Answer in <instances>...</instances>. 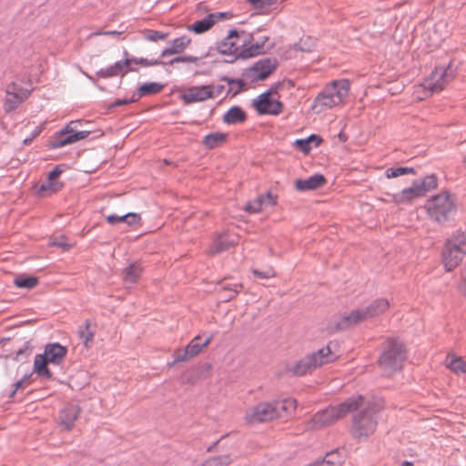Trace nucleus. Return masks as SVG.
Instances as JSON below:
<instances>
[{"label": "nucleus", "instance_id": "nucleus-30", "mask_svg": "<svg viewBox=\"0 0 466 466\" xmlns=\"http://www.w3.org/2000/svg\"><path fill=\"white\" fill-rule=\"evenodd\" d=\"M228 137L226 133L213 132L204 137L202 144L208 149L217 148L226 143Z\"/></svg>", "mask_w": 466, "mask_h": 466}, {"label": "nucleus", "instance_id": "nucleus-41", "mask_svg": "<svg viewBox=\"0 0 466 466\" xmlns=\"http://www.w3.org/2000/svg\"><path fill=\"white\" fill-rule=\"evenodd\" d=\"M312 140H316V146H319L322 141V139L319 136L311 135L307 139H297L294 142V145L297 147V149L307 154L311 149L310 143Z\"/></svg>", "mask_w": 466, "mask_h": 466}, {"label": "nucleus", "instance_id": "nucleus-58", "mask_svg": "<svg viewBox=\"0 0 466 466\" xmlns=\"http://www.w3.org/2000/svg\"><path fill=\"white\" fill-rule=\"evenodd\" d=\"M460 289L464 295H466V268L462 273V280L460 285Z\"/></svg>", "mask_w": 466, "mask_h": 466}, {"label": "nucleus", "instance_id": "nucleus-45", "mask_svg": "<svg viewBox=\"0 0 466 466\" xmlns=\"http://www.w3.org/2000/svg\"><path fill=\"white\" fill-rule=\"evenodd\" d=\"M314 46L313 40L311 37L307 36L306 38H301L299 42L294 45V48L296 50L301 52H310Z\"/></svg>", "mask_w": 466, "mask_h": 466}, {"label": "nucleus", "instance_id": "nucleus-47", "mask_svg": "<svg viewBox=\"0 0 466 466\" xmlns=\"http://www.w3.org/2000/svg\"><path fill=\"white\" fill-rule=\"evenodd\" d=\"M258 199H261V204L263 207L275 206L277 204L278 196L272 194L270 190L267 191L265 194L258 196Z\"/></svg>", "mask_w": 466, "mask_h": 466}, {"label": "nucleus", "instance_id": "nucleus-42", "mask_svg": "<svg viewBox=\"0 0 466 466\" xmlns=\"http://www.w3.org/2000/svg\"><path fill=\"white\" fill-rule=\"evenodd\" d=\"M14 284L17 288L31 289L38 284V279L33 276H18L14 279Z\"/></svg>", "mask_w": 466, "mask_h": 466}, {"label": "nucleus", "instance_id": "nucleus-29", "mask_svg": "<svg viewBox=\"0 0 466 466\" xmlns=\"http://www.w3.org/2000/svg\"><path fill=\"white\" fill-rule=\"evenodd\" d=\"M140 219L141 218L138 214L131 213V212L124 214V215L112 214V215L106 216V220L110 225H116L119 222H124V223L127 224L128 226H133V225L139 224Z\"/></svg>", "mask_w": 466, "mask_h": 466}, {"label": "nucleus", "instance_id": "nucleus-3", "mask_svg": "<svg viewBox=\"0 0 466 466\" xmlns=\"http://www.w3.org/2000/svg\"><path fill=\"white\" fill-rule=\"evenodd\" d=\"M407 358L404 342L399 338L389 337L382 343L378 365L385 376L390 377L402 370Z\"/></svg>", "mask_w": 466, "mask_h": 466}, {"label": "nucleus", "instance_id": "nucleus-11", "mask_svg": "<svg viewBox=\"0 0 466 466\" xmlns=\"http://www.w3.org/2000/svg\"><path fill=\"white\" fill-rule=\"evenodd\" d=\"M455 77V72L449 64L447 66H439L426 77L421 84L422 87L430 94L438 93Z\"/></svg>", "mask_w": 466, "mask_h": 466}, {"label": "nucleus", "instance_id": "nucleus-51", "mask_svg": "<svg viewBox=\"0 0 466 466\" xmlns=\"http://www.w3.org/2000/svg\"><path fill=\"white\" fill-rule=\"evenodd\" d=\"M252 273L254 276L259 278V279H269L276 276V272L272 268H269L268 269L265 271H260L258 269H252Z\"/></svg>", "mask_w": 466, "mask_h": 466}, {"label": "nucleus", "instance_id": "nucleus-62", "mask_svg": "<svg viewBox=\"0 0 466 466\" xmlns=\"http://www.w3.org/2000/svg\"><path fill=\"white\" fill-rule=\"evenodd\" d=\"M401 466H413V463L410 462V461H404L402 463H401Z\"/></svg>", "mask_w": 466, "mask_h": 466}, {"label": "nucleus", "instance_id": "nucleus-64", "mask_svg": "<svg viewBox=\"0 0 466 466\" xmlns=\"http://www.w3.org/2000/svg\"><path fill=\"white\" fill-rule=\"evenodd\" d=\"M38 134H39V131H35V132H34V134H33V137H36Z\"/></svg>", "mask_w": 466, "mask_h": 466}, {"label": "nucleus", "instance_id": "nucleus-7", "mask_svg": "<svg viewBox=\"0 0 466 466\" xmlns=\"http://www.w3.org/2000/svg\"><path fill=\"white\" fill-rule=\"evenodd\" d=\"M350 82L348 79L335 80L327 85L314 99L312 109L320 113L344 103L348 97Z\"/></svg>", "mask_w": 466, "mask_h": 466}, {"label": "nucleus", "instance_id": "nucleus-22", "mask_svg": "<svg viewBox=\"0 0 466 466\" xmlns=\"http://www.w3.org/2000/svg\"><path fill=\"white\" fill-rule=\"evenodd\" d=\"M67 349L59 343H49L42 354L50 363L59 364L66 356Z\"/></svg>", "mask_w": 466, "mask_h": 466}, {"label": "nucleus", "instance_id": "nucleus-13", "mask_svg": "<svg viewBox=\"0 0 466 466\" xmlns=\"http://www.w3.org/2000/svg\"><path fill=\"white\" fill-rule=\"evenodd\" d=\"M30 95V91L15 82L10 83L5 89L4 109L11 112L16 109Z\"/></svg>", "mask_w": 466, "mask_h": 466}, {"label": "nucleus", "instance_id": "nucleus-9", "mask_svg": "<svg viewBox=\"0 0 466 466\" xmlns=\"http://www.w3.org/2000/svg\"><path fill=\"white\" fill-rule=\"evenodd\" d=\"M377 424L373 410L366 407L352 418L351 435L355 440H365L373 434Z\"/></svg>", "mask_w": 466, "mask_h": 466}, {"label": "nucleus", "instance_id": "nucleus-48", "mask_svg": "<svg viewBox=\"0 0 466 466\" xmlns=\"http://www.w3.org/2000/svg\"><path fill=\"white\" fill-rule=\"evenodd\" d=\"M263 205L261 199L257 197L254 200L247 203L244 207V210L249 213H258L262 210Z\"/></svg>", "mask_w": 466, "mask_h": 466}, {"label": "nucleus", "instance_id": "nucleus-54", "mask_svg": "<svg viewBox=\"0 0 466 466\" xmlns=\"http://www.w3.org/2000/svg\"><path fill=\"white\" fill-rule=\"evenodd\" d=\"M208 15H213L212 16V20L214 21V24L216 23V21H218L222 18H229L231 17V15L227 13V12H219V13H215V14H209Z\"/></svg>", "mask_w": 466, "mask_h": 466}, {"label": "nucleus", "instance_id": "nucleus-57", "mask_svg": "<svg viewBox=\"0 0 466 466\" xmlns=\"http://www.w3.org/2000/svg\"><path fill=\"white\" fill-rule=\"evenodd\" d=\"M182 63H198V57L197 56H182Z\"/></svg>", "mask_w": 466, "mask_h": 466}, {"label": "nucleus", "instance_id": "nucleus-39", "mask_svg": "<svg viewBox=\"0 0 466 466\" xmlns=\"http://www.w3.org/2000/svg\"><path fill=\"white\" fill-rule=\"evenodd\" d=\"M450 246L458 249L462 254H466V232H457L448 241Z\"/></svg>", "mask_w": 466, "mask_h": 466}, {"label": "nucleus", "instance_id": "nucleus-32", "mask_svg": "<svg viewBox=\"0 0 466 466\" xmlns=\"http://www.w3.org/2000/svg\"><path fill=\"white\" fill-rule=\"evenodd\" d=\"M246 118L247 115L245 111L238 106L229 108L228 112L223 116V121L228 125L242 123L246 120Z\"/></svg>", "mask_w": 466, "mask_h": 466}, {"label": "nucleus", "instance_id": "nucleus-35", "mask_svg": "<svg viewBox=\"0 0 466 466\" xmlns=\"http://www.w3.org/2000/svg\"><path fill=\"white\" fill-rule=\"evenodd\" d=\"M234 245L232 240H228L225 236L221 235L217 238L208 250V255H216L228 249Z\"/></svg>", "mask_w": 466, "mask_h": 466}, {"label": "nucleus", "instance_id": "nucleus-17", "mask_svg": "<svg viewBox=\"0 0 466 466\" xmlns=\"http://www.w3.org/2000/svg\"><path fill=\"white\" fill-rule=\"evenodd\" d=\"M368 319L364 308L356 309L344 315L339 321H337L334 325L333 330H346Z\"/></svg>", "mask_w": 466, "mask_h": 466}, {"label": "nucleus", "instance_id": "nucleus-6", "mask_svg": "<svg viewBox=\"0 0 466 466\" xmlns=\"http://www.w3.org/2000/svg\"><path fill=\"white\" fill-rule=\"evenodd\" d=\"M339 356L332 351L331 342L325 347L305 355L294 364L287 367V371L296 377L312 373L315 370L337 360Z\"/></svg>", "mask_w": 466, "mask_h": 466}, {"label": "nucleus", "instance_id": "nucleus-59", "mask_svg": "<svg viewBox=\"0 0 466 466\" xmlns=\"http://www.w3.org/2000/svg\"><path fill=\"white\" fill-rule=\"evenodd\" d=\"M214 97L218 96L224 92L225 86L223 85L213 86Z\"/></svg>", "mask_w": 466, "mask_h": 466}, {"label": "nucleus", "instance_id": "nucleus-44", "mask_svg": "<svg viewBox=\"0 0 466 466\" xmlns=\"http://www.w3.org/2000/svg\"><path fill=\"white\" fill-rule=\"evenodd\" d=\"M414 169L412 167H390L388 168L385 172V175L388 178L397 177L402 175H406L409 173H413Z\"/></svg>", "mask_w": 466, "mask_h": 466}, {"label": "nucleus", "instance_id": "nucleus-28", "mask_svg": "<svg viewBox=\"0 0 466 466\" xmlns=\"http://www.w3.org/2000/svg\"><path fill=\"white\" fill-rule=\"evenodd\" d=\"M141 274L142 268L140 267V265L138 263H131L123 269V281L127 286L133 285L138 280Z\"/></svg>", "mask_w": 466, "mask_h": 466}, {"label": "nucleus", "instance_id": "nucleus-27", "mask_svg": "<svg viewBox=\"0 0 466 466\" xmlns=\"http://www.w3.org/2000/svg\"><path fill=\"white\" fill-rule=\"evenodd\" d=\"M190 42L191 39L187 35L177 37L172 41L170 47L162 51L161 56L166 57L168 56L180 54L189 46Z\"/></svg>", "mask_w": 466, "mask_h": 466}, {"label": "nucleus", "instance_id": "nucleus-56", "mask_svg": "<svg viewBox=\"0 0 466 466\" xmlns=\"http://www.w3.org/2000/svg\"><path fill=\"white\" fill-rule=\"evenodd\" d=\"M223 80L227 81L228 83L229 84H237L239 87V90H241L244 86V82L243 80L241 79H231V78H228V77H223L222 78Z\"/></svg>", "mask_w": 466, "mask_h": 466}, {"label": "nucleus", "instance_id": "nucleus-14", "mask_svg": "<svg viewBox=\"0 0 466 466\" xmlns=\"http://www.w3.org/2000/svg\"><path fill=\"white\" fill-rule=\"evenodd\" d=\"M179 97L185 105L214 98L213 85L189 86L180 94Z\"/></svg>", "mask_w": 466, "mask_h": 466}, {"label": "nucleus", "instance_id": "nucleus-34", "mask_svg": "<svg viewBox=\"0 0 466 466\" xmlns=\"http://www.w3.org/2000/svg\"><path fill=\"white\" fill-rule=\"evenodd\" d=\"M164 85L157 82H149L141 85L137 91L136 96L138 100L146 96H152L161 92L164 88Z\"/></svg>", "mask_w": 466, "mask_h": 466}, {"label": "nucleus", "instance_id": "nucleus-63", "mask_svg": "<svg viewBox=\"0 0 466 466\" xmlns=\"http://www.w3.org/2000/svg\"><path fill=\"white\" fill-rule=\"evenodd\" d=\"M32 139H33V137L25 138V139L24 140V144H25V145L30 144V143H31V141H32Z\"/></svg>", "mask_w": 466, "mask_h": 466}, {"label": "nucleus", "instance_id": "nucleus-12", "mask_svg": "<svg viewBox=\"0 0 466 466\" xmlns=\"http://www.w3.org/2000/svg\"><path fill=\"white\" fill-rule=\"evenodd\" d=\"M77 122L71 121L50 141L51 148H60L66 145L74 144L79 140L86 138L90 131H76Z\"/></svg>", "mask_w": 466, "mask_h": 466}, {"label": "nucleus", "instance_id": "nucleus-60", "mask_svg": "<svg viewBox=\"0 0 466 466\" xmlns=\"http://www.w3.org/2000/svg\"><path fill=\"white\" fill-rule=\"evenodd\" d=\"M52 246L61 247L64 249H68L71 246L62 240H56L51 243Z\"/></svg>", "mask_w": 466, "mask_h": 466}, {"label": "nucleus", "instance_id": "nucleus-5", "mask_svg": "<svg viewBox=\"0 0 466 466\" xmlns=\"http://www.w3.org/2000/svg\"><path fill=\"white\" fill-rule=\"evenodd\" d=\"M364 398L361 395L352 396L339 405L329 406L317 412L309 422V428L319 429L329 426L344 418L350 412L357 410L363 405Z\"/></svg>", "mask_w": 466, "mask_h": 466}, {"label": "nucleus", "instance_id": "nucleus-10", "mask_svg": "<svg viewBox=\"0 0 466 466\" xmlns=\"http://www.w3.org/2000/svg\"><path fill=\"white\" fill-rule=\"evenodd\" d=\"M437 187V177L434 175L426 176L422 179L415 180L411 187L404 188L394 195V202L397 204L410 203L414 198L423 197L427 192Z\"/></svg>", "mask_w": 466, "mask_h": 466}, {"label": "nucleus", "instance_id": "nucleus-37", "mask_svg": "<svg viewBox=\"0 0 466 466\" xmlns=\"http://www.w3.org/2000/svg\"><path fill=\"white\" fill-rule=\"evenodd\" d=\"M446 366L455 373H466V361L455 355H449L447 357Z\"/></svg>", "mask_w": 466, "mask_h": 466}, {"label": "nucleus", "instance_id": "nucleus-15", "mask_svg": "<svg viewBox=\"0 0 466 466\" xmlns=\"http://www.w3.org/2000/svg\"><path fill=\"white\" fill-rule=\"evenodd\" d=\"M271 91H267L258 96L253 105L259 115H279L283 110V104L277 99L269 97Z\"/></svg>", "mask_w": 466, "mask_h": 466}, {"label": "nucleus", "instance_id": "nucleus-31", "mask_svg": "<svg viewBox=\"0 0 466 466\" xmlns=\"http://www.w3.org/2000/svg\"><path fill=\"white\" fill-rule=\"evenodd\" d=\"M50 363L45 356L42 354H37L35 357L34 361V371L40 377L46 379H52L53 375L50 370L47 367V364Z\"/></svg>", "mask_w": 466, "mask_h": 466}, {"label": "nucleus", "instance_id": "nucleus-23", "mask_svg": "<svg viewBox=\"0 0 466 466\" xmlns=\"http://www.w3.org/2000/svg\"><path fill=\"white\" fill-rule=\"evenodd\" d=\"M278 62L275 58H265L255 63L251 70L258 72L257 79H266L277 67Z\"/></svg>", "mask_w": 466, "mask_h": 466}, {"label": "nucleus", "instance_id": "nucleus-49", "mask_svg": "<svg viewBox=\"0 0 466 466\" xmlns=\"http://www.w3.org/2000/svg\"><path fill=\"white\" fill-rule=\"evenodd\" d=\"M30 383H31V375H25L20 380L16 381L14 384L15 389L9 394V398H11V399L14 398V396L15 395L16 391L19 389L24 388V387L29 385Z\"/></svg>", "mask_w": 466, "mask_h": 466}, {"label": "nucleus", "instance_id": "nucleus-55", "mask_svg": "<svg viewBox=\"0 0 466 466\" xmlns=\"http://www.w3.org/2000/svg\"><path fill=\"white\" fill-rule=\"evenodd\" d=\"M122 34V32L120 31H97V32H95L93 33L91 35H114V36H116V35H120Z\"/></svg>", "mask_w": 466, "mask_h": 466}, {"label": "nucleus", "instance_id": "nucleus-52", "mask_svg": "<svg viewBox=\"0 0 466 466\" xmlns=\"http://www.w3.org/2000/svg\"><path fill=\"white\" fill-rule=\"evenodd\" d=\"M255 8L272 5L277 0H248Z\"/></svg>", "mask_w": 466, "mask_h": 466}, {"label": "nucleus", "instance_id": "nucleus-25", "mask_svg": "<svg viewBox=\"0 0 466 466\" xmlns=\"http://www.w3.org/2000/svg\"><path fill=\"white\" fill-rule=\"evenodd\" d=\"M390 308V302L386 299H377L366 306L365 311L369 319H374L385 313Z\"/></svg>", "mask_w": 466, "mask_h": 466}, {"label": "nucleus", "instance_id": "nucleus-46", "mask_svg": "<svg viewBox=\"0 0 466 466\" xmlns=\"http://www.w3.org/2000/svg\"><path fill=\"white\" fill-rule=\"evenodd\" d=\"M168 34L162 33L160 31H155L147 29L144 32V37L148 41H157V40H164L167 37Z\"/></svg>", "mask_w": 466, "mask_h": 466}, {"label": "nucleus", "instance_id": "nucleus-40", "mask_svg": "<svg viewBox=\"0 0 466 466\" xmlns=\"http://www.w3.org/2000/svg\"><path fill=\"white\" fill-rule=\"evenodd\" d=\"M341 463L339 452L332 451L328 452L321 461H317L310 466H339Z\"/></svg>", "mask_w": 466, "mask_h": 466}, {"label": "nucleus", "instance_id": "nucleus-38", "mask_svg": "<svg viewBox=\"0 0 466 466\" xmlns=\"http://www.w3.org/2000/svg\"><path fill=\"white\" fill-rule=\"evenodd\" d=\"M213 15H207L205 18L196 21L191 25H188V29L196 34H202L209 30L214 25L212 20Z\"/></svg>", "mask_w": 466, "mask_h": 466}, {"label": "nucleus", "instance_id": "nucleus-50", "mask_svg": "<svg viewBox=\"0 0 466 466\" xmlns=\"http://www.w3.org/2000/svg\"><path fill=\"white\" fill-rule=\"evenodd\" d=\"M126 60H131V63H136L137 65H140L143 66H157V65H163L164 62L155 59V60H147V58H128L127 57Z\"/></svg>", "mask_w": 466, "mask_h": 466}, {"label": "nucleus", "instance_id": "nucleus-4", "mask_svg": "<svg viewBox=\"0 0 466 466\" xmlns=\"http://www.w3.org/2000/svg\"><path fill=\"white\" fill-rule=\"evenodd\" d=\"M364 398L361 395L352 396L339 405L329 406L317 412L309 422V428L319 429L329 426L344 418L350 412L357 410L363 405Z\"/></svg>", "mask_w": 466, "mask_h": 466}, {"label": "nucleus", "instance_id": "nucleus-61", "mask_svg": "<svg viewBox=\"0 0 466 466\" xmlns=\"http://www.w3.org/2000/svg\"><path fill=\"white\" fill-rule=\"evenodd\" d=\"M183 59H182V56H177L171 60H169L168 62H164L163 65H169V66H172L176 63H182Z\"/></svg>", "mask_w": 466, "mask_h": 466}, {"label": "nucleus", "instance_id": "nucleus-20", "mask_svg": "<svg viewBox=\"0 0 466 466\" xmlns=\"http://www.w3.org/2000/svg\"><path fill=\"white\" fill-rule=\"evenodd\" d=\"M242 289L241 283H228L222 279L218 283L217 292L222 301L228 302L235 299Z\"/></svg>", "mask_w": 466, "mask_h": 466}, {"label": "nucleus", "instance_id": "nucleus-18", "mask_svg": "<svg viewBox=\"0 0 466 466\" xmlns=\"http://www.w3.org/2000/svg\"><path fill=\"white\" fill-rule=\"evenodd\" d=\"M80 408L76 404H66L59 412L58 423L66 431H70L75 425Z\"/></svg>", "mask_w": 466, "mask_h": 466}, {"label": "nucleus", "instance_id": "nucleus-36", "mask_svg": "<svg viewBox=\"0 0 466 466\" xmlns=\"http://www.w3.org/2000/svg\"><path fill=\"white\" fill-rule=\"evenodd\" d=\"M200 339H201V337L199 335L196 336L185 347L187 350V351L190 353V356H192L193 358L198 356L203 349H205L206 347H208L210 344V342L213 339V336L210 335L208 338H207V339L203 343L199 342Z\"/></svg>", "mask_w": 466, "mask_h": 466}, {"label": "nucleus", "instance_id": "nucleus-2", "mask_svg": "<svg viewBox=\"0 0 466 466\" xmlns=\"http://www.w3.org/2000/svg\"><path fill=\"white\" fill-rule=\"evenodd\" d=\"M296 400L284 399L262 401L249 408L245 414V420L249 425L268 422L286 417L295 410Z\"/></svg>", "mask_w": 466, "mask_h": 466}, {"label": "nucleus", "instance_id": "nucleus-16", "mask_svg": "<svg viewBox=\"0 0 466 466\" xmlns=\"http://www.w3.org/2000/svg\"><path fill=\"white\" fill-rule=\"evenodd\" d=\"M368 319L364 308L356 309L344 315L339 321H337L334 325L333 330H346Z\"/></svg>", "mask_w": 466, "mask_h": 466}, {"label": "nucleus", "instance_id": "nucleus-26", "mask_svg": "<svg viewBox=\"0 0 466 466\" xmlns=\"http://www.w3.org/2000/svg\"><path fill=\"white\" fill-rule=\"evenodd\" d=\"M96 330L92 328V323L89 319H86L83 325H80L77 329L79 339L83 342L86 349H90L95 337Z\"/></svg>", "mask_w": 466, "mask_h": 466}, {"label": "nucleus", "instance_id": "nucleus-24", "mask_svg": "<svg viewBox=\"0 0 466 466\" xmlns=\"http://www.w3.org/2000/svg\"><path fill=\"white\" fill-rule=\"evenodd\" d=\"M131 64V60H124V61H117L114 65L110 66L106 69H101L97 72V76L103 78L112 77L116 76L117 75L124 76L128 71H135V68L128 67L127 69H124L126 66H129Z\"/></svg>", "mask_w": 466, "mask_h": 466}, {"label": "nucleus", "instance_id": "nucleus-8", "mask_svg": "<svg viewBox=\"0 0 466 466\" xmlns=\"http://www.w3.org/2000/svg\"><path fill=\"white\" fill-rule=\"evenodd\" d=\"M425 209L431 220L445 223L457 212L456 197L447 191L441 192L426 201Z\"/></svg>", "mask_w": 466, "mask_h": 466}, {"label": "nucleus", "instance_id": "nucleus-21", "mask_svg": "<svg viewBox=\"0 0 466 466\" xmlns=\"http://www.w3.org/2000/svg\"><path fill=\"white\" fill-rule=\"evenodd\" d=\"M327 180L321 174H315L306 179H297L295 181V188L298 191L315 190L322 187Z\"/></svg>", "mask_w": 466, "mask_h": 466}, {"label": "nucleus", "instance_id": "nucleus-33", "mask_svg": "<svg viewBox=\"0 0 466 466\" xmlns=\"http://www.w3.org/2000/svg\"><path fill=\"white\" fill-rule=\"evenodd\" d=\"M62 169L59 166L55 167L48 174L47 181L45 184H42L40 187L41 190H51L52 192H56L62 187L61 183L56 181V179L61 175Z\"/></svg>", "mask_w": 466, "mask_h": 466}, {"label": "nucleus", "instance_id": "nucleus-1", "mask_svg": "<svg viewBox=\"0 0 466 466\" xmlns=\"http://www.w3.org/2000/svg\"><path fill=\"white\" fill-rule=\"evenodd\" d=\"M268 36L263 37L261 42H253V35L246 31L232 29L228 35L218 44V53L227 55L230 58L227 60L233 63L238 59H248L265 53V43Z\"/></svg>", "mask_w": 466, "mask_h": 466}, {"label": "nucleus", "instance_id": "nucleus-19", "mask_svg": "<svg viewBox=\"0 0 466 466\" xmlns=\"http://www.w3.org/2000/svg\"><path fill=\"white\" fill-rule=\"evenodd\" d=\"M464 254L458 249L453 248L446 242L442 251V263L447 271H451L457 268L463 258Z\"/></svg>", "mask_w": 466, "mask_h": 466}, {"label": "nucleus", "instance_id": "nucleus-53", "mask_svg": "<svg viewBox=\"0 0 466 466\" xmlns=\"http://www.w3.org/2000/svg\"><path fill=\"white\" fill-rule=\"evenodd\" d=\"M137 101H138V97H137L136 95L134 94L130 99H117V100H116L115 102H113L109 106V108H114V107L119 106H124V105H128L130 103H134V102H137Z\"/></svg>", "mask_w": 466, "mask_h": 466}, {"label": "nucleus", "instance_id": "nucleus-43", "mask_svg": "<svg viewBox=\"0 0 466 466\" xmlns=\"http://www.w3.org/2000/svg\"><path fill=\"white\" fill-rule=\"evenodd\" d=\"M173 358H174V360L168 364L170 367L174 366L176 363H178V362H187L189 360H191L193 357L190 356V353L187 351V350L186 348H184V349H178V350H175L173 353Z\"/></svg>", "mask_w": 466, "mask_h": 466}]
</instances>
